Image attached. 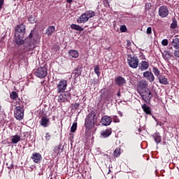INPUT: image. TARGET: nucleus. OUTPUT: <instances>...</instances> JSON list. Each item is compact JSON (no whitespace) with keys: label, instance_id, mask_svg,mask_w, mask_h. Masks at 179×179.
Wrapping results in <instances>:
<instances>
[{"label":"nucleus","instance_id":"obj_1","mask_svg":"<svg viewBox=\"0 0 179 179\" xmlns=\"http://www.w3.org/2000/svg\"><path fill=\"white\" fill-rule=\"evenodd\" d=\"M14 107V117L18 121H22L24 117V105H23V101L20 99H17L12 102Z\"/></svg>","mask_w":179,"mask_h":179},{"label":"nucleus","instance_id":"obj_2","mask_svg":"<svg viewBox=\"0 0 179 179\" xmlns=\"http://www.w3.org/2000/svg\"><path fill=\"white\" fill-rule=\"evenodd\" d=\"M97 124V115L94 112L89 113L85 119V128L90 131L94 128V125Z\"/></svg>","mask_w":179,"mask_h":179},{"label":"nucleus","instance_id":"obj_3","mask_svg":"<svg viewBox=\"0 0 179 179\" xmlns=\"http://www.w3.org/2000/svg\"><path fill=\"white\" fill-rule=\"evenodd\" d=\"M94 16H96L94 11L87 10L79 17V19L77 20V22L86 23V22L89 21V19H92V17H94Z\"/></svg>","mask_w":179,"mask_h":179},{"label":"nucleus","instance_id":"obj_4","mask_svg":"<svg viewBox=\"0 0 179 179\" xmlns=\"http://www.w3.org/2000/svg\"><path fill=\"white\" fill-rule=\"evenodd\" d=\"M26 33V26L23 24L17 25L15 27V36L20 38H23L24 37V34Z\"/></svg>","mask_w":179,"mask_h":179},{"label":"nucleus","instance_id":"obj_5","mask_svg":"<svg viewBox=\"0 0 179 179\" xmlns=\"http://www.w3.org/2000/svg\"><path fill=\"white\" fill-rule=\"evenodd\" d=\"M138 94H140V96L142 97L143 100H144L145 103H149V101H150V99L153 97V95L152 94V92L149 89H147L144 91H141L138 92Z\"/></svg>","mask_w":179,"mask_h":179},{"label":"nucleus","instance_id":"obj_6","mask_svg":"<svg viewBox=\"0 0 179 179\" xmlns=\"http://www.w3.org/2000/svg\"><path fill=\"white\" fill-rule=\"evenodd\" d=\"M68 87V80H60L57 84V93H65V90Z\"/></svg>","mask_w":179,"mask_h":179},{"label":"nucleus","instance_id":"obj_7","mask_svg":"<svg viewBox=\"0 0 179 179\" xmlns=\"http://www.w3.org/2000/svg\"><path fill=\"white\" fill-rule=\"evenodd\" d=\"M127 62L130 68L133 69H136L138 68V65H139V59L138 57L128 56L127 57Z\"/></svg>","mask_w":179,"mask_h":179},{"label":"nucleus","instance_id":"obj_8","mask_svg":"<svg viewBox=\"0 0 179 179\" xmlns=\"http://www.w3.org/2000/svg\"><path fill=\"white\" fill-rule=\"evenodd\" d=\"M34 75L37 76V78L43 79V78H45L47 76V69L44 67H39L35 71Z\"/></svg>","mask_w":179,"mask_h":179},{"label":"nucleus","instance_id":"obj_9","mask_svg":"<svg viewBox=\"0 0 179 179\" xmlns=\"http://www.w3.org/2000/svg\"><path fill=\"white\" fill-rule=\"evenodd\" d=\"M159 16L160 17H167L169 16V8L166 6H162L159 8L158 10Z\"/></svg>","mask_w":179,"mask_h":179},{"label":"nucleus","instance_id":"obj_10","mask_svg":"<svg viewBox=\"0 0 179 179\" xmlns=\"http://www.w3.org/2000/svg\"><path fill=\"white\" fill-rule=\"evenodd\" d=\"M145 90H148V83L146 80H142L138 83L137 87V92L138 93H140L141 92H144Z\"/></svg>","mask_w":179,"mask_h":179},{"label":"nucleus","instance_id":"obj_11","mask_svg":"<svg viewBox=\"0 0 179 179\" xmlns=\"http://www.w3.org/2000/svg\"><path fill=\"white\" fill-rule=\"evenodd\" d=\"M111 122H113V118L110 116L105 115L101 119V123L104 127H108V125H110Z\"/></svg>","mask_w":179,"mask_h":179},{"label":"nucleus","instance_id":"obj_12","mask_svg":"<svg viewBox=\"0 0 179 179\" xmlns=\"http://www.w3.org/2000/svg\"><path fill=\"white\" fill-rule=\"evenodd\" d=\"M31 159L33 160L34 163L39 164L43 159V157L39 152H34L31 157Z\"/></svg>","mask_w":179,"mask_h":179},{"label":"nucleus","instance_id":"obj_13","mask_svg":"<svg viewBox=\"0 0 179 179\" xmlns=\"http://www.w3.org/2000/svg\"><path fill=\"white\" fill-rule=\"evenodd\" d=\"M71 98V93L65 92L64 94H61L59 96V103H66L68 101V99Z\"/></svg>","mask_w":179,"mask_h":179},{"label":"nucleus","instance_id":"obj_14","mask_svg":"<svg viewBox=\"0 0 179 179\" xmlns=\"http://www.w3.org/2000/svg\"><path fill=\"white\" fill-rule=\"evenodd\" d=\"M144 78H146L149 82H154L155 81V76L153 75V73L150 71H145L143 73Z\"/></svg>","mask_w":179,"mask_h":179},{"label":"nucleus","instance_id":"obj_15","mask_svg":"<svg viewBox=\"0 0 179 179\" xmlns=\"http://www.w3.org/2000/svg\"><path fill=\"white\" fill-rule=\"evenodd\" d=\"M148 68H149V62H148L146 61L141 62L139 66H138V69H140V71H146V69H148Z\"/></svg>","mask_w":179,"mask_h":179},{"label":"nucleus","instance_id":"obj_16","mask_svg":"<svg viewBox=\"0 0 179 179\" xmlns=\"http://www.w3.org/2000/svg\"><path fill=\"white\" fill-rule=\"evenodd\" d=\"M111 134H113V129H107L101 131V138H108Z\"/></svg>","mask_w":179,"mask_h":179},{"label":"nucleus","instance_id":"obj_17","mask_svg":"<svg viewBox=\"0 0 179 179\" xmlns=\"http://www.w3.org/2000/svg\"><path fill=\"white\" fill-rule=\"evenodd\" d=\"M50 122V119L47 117H43L41 120V125L44 127V128H47L48 127V123Z\"/></svg>","mask_w":179,"mask_h":179},{"label":"nucleus","instance_id":"obj_18","mask_svg":"<svg viewBox=\"0 0 179 179\" xmlns=\"http://www.w3.org/2000/svg\"><path fill=\"white\" fill-rule=\"evenodd\" d=\"M115 85H117V86H122V85L125 83V79L122 77H118L115 78Z\"/></svg>","mask_w":179,"mask_h":179},{"label":"nucleus","instance_id":"obj_19","mask_svg":"<svg viewBox=\"0 0 179 179\" xmlns=\"http://www.w3.org/2000/svg\"><path fill=\"white\" fill-rule=\"evenodd\" d=\"M69 55L71 58H78L79 57V52L75 50H71L69 51Z\"/></svg>","mask_w":179,"mask_h":179},{"label":"nucleus","instance_id":"obj_20","mask_svg":"<svg viewBox=\"0 0 179 179\" xmlns=\"http://www.w3.org/2000/svg\"><path fill=\"white\" fill-rule=\"evenodd\" d=\"M10 98L11 99V100H13V101H16V100H17L19 98V94H17V92L13 91L11 92L10 93Z\"/></svg>","mask_w":179,"mask_h":179},{"label":"nucleus","instance_id":"obj_21","mask_svg":"<svg viewBox=\"0 0 179 179\" xmlns=\"http://www.w3.org/2000/svg\"><path fill=\"white\" fill-rule=\"evenodd\" d=\"M142 108L144 113H145V114H148V115H150V114H152V111L150 110V107L148 106L146 103H144L143 105H142Z\"/></svg>","mask_w":179,"mask_h":179},{"label":"nucleus","instance_id":"obj_22","mask_svg":"<svg viewBox=\"0 0 179 179\" xmlns=\"http://www.w3.org/2000/svg\"><path fill=\"white\" fill-rule=\"evenodd\" d=\"M71 28L73 30H76L77 31H83L85 30V29H83L82 27H80V25H78L76 24H71Z\"/></svg>","mask_w":179,"mask_h":179},{"label":"nucleus","instance_id":"obj_23","mask_svg":"<svg viewBox=\"0 0 179 179\" xmlns=\"http://www.w3.org/2000/svg\"><path fill=\"white\" fill-rule=\"evenodd\" d=\"M162 57H163L164 59H165L166 61H169V59H171L172 55H171V53H170V52L164 51L162 53Z\"/></svg>","mask_w":179,"mask_h":179},{"label":"nucleus","instance_id":"obj_24","mask_svg":"<svg viewBox=\"0 0 179 179\" xmlns=\"http://www.w3.org/2000/svg\"><path fill=\"white\" fill-rule=\"evenodd\" d=\"M55 31V27L50 26L46 30V34L48 36H52V33Z\"/></svg>","mask_w":179,"mask_h":179},{"label":"nucleus","instance_id":"obj_25","mask_svg":"<svg viewBox=\"0 0 179 179\" xmlns=\"http://www.w3.org/2000/svg\"><path fill=\"white\" fill-rule=\"evenodd\" d=\"M172 46L173 47V48H176V50L179 48V38H176L173 39Z\"/></svg>","mask_w":179,"mask_h":179},{"label":"nucleus","instance_id":"obj_26","mask_svg":"<svg viewBox=\"0 0 179 179\" xmlns=\"http://www.w3.org/2000/svg\"><path fill=\"white\" fill-rule=\"evenodd\" d=\"M153 138L156 143H160V142H162V136H160V134L155 133L153 136Z\"/></svg>","mask_w":179,"mask_h":179},{"label":"nucleus","instance_id":"obj_27","mask_svg":"<svg viewBox=\"0 0 179 179\" xmlns=\"http://www.w3.org/2000/svg\"><path fill=\"white\" fill-rule=\"evenodd\" d=\"M159 80L162 85H169V80L166 77H159Z\"/></svg>","mask_w":179,"mask_h":179},{"label":"nucleus","instance_id":"obj_28","mask_svg":"<svg viewBox=\"0 0 179 179\" xmlns=\"http://www.w3.org/2000/svg\"><path fill=\"white\" fill-rule=\"evenodd\" d=\"M11 138H11L12 143H17L18 142H20V136L15 135V136H13Z\"/></svg>","mask_w":179,"mask_h":179},{"label":"nucleus","instance_id":"obj_29","mask_svg":"<svg viewBox=\"0 0 179 179\" xmlns=\"http://www.w3.org/2000/svg\"><path fill=\"white\" fill-rule=\"evenodd\" d=\"M120 155H121V148H117L113 151V156H114V157H120Z\"/></svg>","mask_w":179,"mask_h":179},{"label":"nucleus","instance_id":"obj_30","mask_svg":"<svg viewBox=\"0 0 179 179\" xmlns=\"http://www.w3.org/2000/svg\"><path fill=\"white\" fill-rule=\"evenodd\" d=\"M73 75L74 78H78V76H80V75H82V71H80V70H79V69H76L73 71Z\"/></svg>","mask_w":179,"mask_h":179},{"label":"nucleus","instance_id":"obj_31","mask_svg":"<svg viewBox=\"0 0 179 179\" xmlns=\"http://www.w3.org/2000/svg\"><path fill=\"white\" fill-rule=\"evenodd\" d=\"M177 26H178V24H177V20L174 18L172 23L171 24V29H177Z\"/></svg>","mask_w":179,"mask_h":179},{"label":"nucleus","instance_id":"obj_32","mask_svg":"<svg viewBox=\"0 0 179 179\" xmlns=\"http://www.w3.org/2000/svg\"><path fill=\"white\" fill-rule=\"evenodd\" d=\"M28 22H29V23H31L32 24L36 23V17H34V15H30L28 17Z\"/></svg>","mask_w":179,"mask_h":179},{"label":"nucleus","instance_id":"obj_33","mask_svg":"<svg viewBox=\"0 0 179 179\" xmlns=\"http://www.w3.org/2000/svg\"><path fill=\"white\" fill-rule=\"evenodd\" d=\"M94 73L97 75V76H100V66L99 65H96L94 69Z\"/></svg>","mask_w":179,"mask_h":179},{"label":"nucleus","instance_id":"obj_34","mask_svg":"<svg viewBox=\"0 0 179 179\" xmlns=\"http://www.w3.org/2000/svg\"><path fill=\"white\" fill-rule=\"evenodd\" d=\"M152 71H153V73L155 75V76H157V77L159 76L160 71L158 69H157L156 67H153Z\"/></svg>","mask_w":179,"mask_h":179},{"label":"nucleus","instance_id":"obj_35","mask_svg":"<svg viewBox=\"0 0 179 179\" xmlns=\"http://www.w3.org/2000/svg\"><path fill=\"white\" fill-rule=\"evenodd\" d=\"M78 128V123H73L71 127V132H76Z\"/></svg>","mask_w":179,"mask_h":179},{"label":"nucleus","instance_id":"obj_36","mask_svg":"<svg viewBox=\"0 0 179 179\" xmlns=\"http://www.w3.org/2000/svg\"><path fill=\"white\" fill-rule=\"evenodd\" d=\"M79 106H80L79 103H75L71 104V107L73 110H78V108H79Z\"/></svg>","mask_w":179,"mask_h":179},{"label":"nucleus","instance_id":"obj_37","mask_svg":"<svg viewBox=\"0 0 179 179\" xmlns=\"http://www.w3.org/2000/svg\"><path fill=\"white\" fill-rule=\"evenodd\" d=\"M120 31L121 33H125L127 31V27L125 25L120 26Z\"/></svg>","mask_w":179,"mask_h":179},{"label":"nucleus","instance_id":"obj_38","mask_svg":"<svg viewBox=\"0 0 179 179\" xmlns=\"http://www.w3.org/2000/svg\"><path fill=\"white\" fill-rule=\"evenodd\" d=\"M162 45L166 47V45H169V40H167V39L162 40Z\"/></svg>","mask_w":179,"mask_h":179},{"label":"nucleus","instance_id":"obj_39","mask_svg":"<svg viewBox=\"0 0 179 179\" xmlns=\"http://www.w3.org/2000/svg\"><path fill=\"white\" fill-rule=\"evenodd\" d=\"M113 122H120V119L117 115L113 116Z\"/></svg>","mask_w":179,"mask_h":179},{"label":"nucleus","instance_id":"obj_40","mask_svg":"<svg viewBox=\"0 0 179 179\" xmlns=\"http://www.w3.org/2000/svg\"><path fill=\"white\" fill-rule=\"evenodd\" d=\"M146 33H147V34H152V27H148Z\"/></svg>","mask_w":179,"mask_h":179},{"label":"nucleus","instance_id":"obj_41","mask_svg":"<svg viewBox=\"0 0 179 179\" xmlns=\"http://www.w3.org/2000/svg\"><path fill=\"white\" fill-rule=\"evenodd\" d=\"M59 150H61L59 147L55 148V152L57 153V155H59Z\"/></svg>","mask_w":179,"mask_h":179},{"label":"nucleus","instance_id":"obj_42","mask_svg":"<svg viewBox=\"0 0 179 179\" xmlns=\"http://www.w3.org/2000/svg\"><path fill=\"white\" fill-rule=\"evenodd\" d=\"M173 54L176 58H179V50H176Z\"/></svg>","mask_w":179,"mask_h":179},{"label":"nucleus","instance_id":"obj_43","mask_svg":"<svg viewBox=\"0 0 179 179\" xmlns=\"http://www.w3.org/2000/svg\"><path fill=\"white\" fill-rule=\"evenodd\" d=\"M5 0H0V10L2 9V6H3V2Z\"/></svg>","mask_w":179,"mask_h":179},{"label":"nucleus","instance_id":"obj_44","mask_svg":"<svg viewBox=\"0 0 179 179\" xmlns=\"http://www.w3.org/2000/svg\"><path fill=\"white\" fill-rule=\"evenodd\" d=\"M137 134H139V135H141V132H142V129L141 128V127L137 128Z\"/></svg>","mask_w":179,"mask_h":179},{"label":"nucleus","instance_id":"obj_45","mask_svg":"<svg viewBox=\"0 0 179 179\" xmlns=\"http://www.w3.org/2000/svg\"><path fill=\"white\" fill-rule=\"evenodd\" d=\"M66 2H67L68 3H72V0H66Z\"/></svg>","mask_w":179,"mask_h":179},{"label":"nucleus","instance_id":"obj_46","mask_svg":"<svg viewBox=\"0 0 179 179\" xmlns=\"http://www.w3.org/2000/svg\"><path fill=\"white\" fill-rule=\"evenodd\" d=\"M45 138H50V134L47 133Z\"/></svg>","mask_w":179,"mask_h":179},{"label":"nucleus","instance_id":"obj_47","mask_svg":"<svg viewBox=\"0 0 179 179\" xmlns=\"http://www.w3.org/2000/svg\"><path fill=\"white\" fill-rule=\"evenodd\" d=\"M0 111H2V106L0 105Z\"/></svg>","mask_w":179,"mask_h":179},{"label":"nucleus","instance_id":"obj_48","mask_svg":"<svg viewBox=\"0 0 179 179\" xmlns=\"http://www.w3.org/2000/svg\"><path fill=\"white\" fill-rule=\"evenodd\" d=\"M32 36H33V34L31 33V34H29V37H32Z\"/></svg>","mask_w":179,"mask_h":179},{"label":"nucleus","instance_id":"obj_49","mask_svg":"<svg viewBox=\"0 0 179 179\" xmlns=\"http://www.w3.org/2000/svg\"><path fill=\"white\" fill-rule=\"evenodd\" d=\"M119 114H120V117H122V113H120Z\"/></svg>","mask_w":179,"mask_h":179},{"label":"nucleus","instance_id":"obj_50","mask_svg":"<svg viewBox=\"0 0 179 179\" xmlns=\"http://www.w3.org/2000/svg\"><path fill=\"white\" fill-rule=\"evenodd\" d=\"M117 96H120V92H118V93H117Z\"/></svg>","mask_w":179,"mask_h":179},{"label":"nucleus","instance_id":"obj_51","mask_svg":"<svg viewBox=\"0 0 179 179\" xmlns=\"http://www.w3.org/2000/svg\"><path fill=\"white\" fill-rule=\"evenodd\" d=\"M0 166H1V159H0Z\"/></svg>","mask_w":179,"mask_h":179}]
</instances>
